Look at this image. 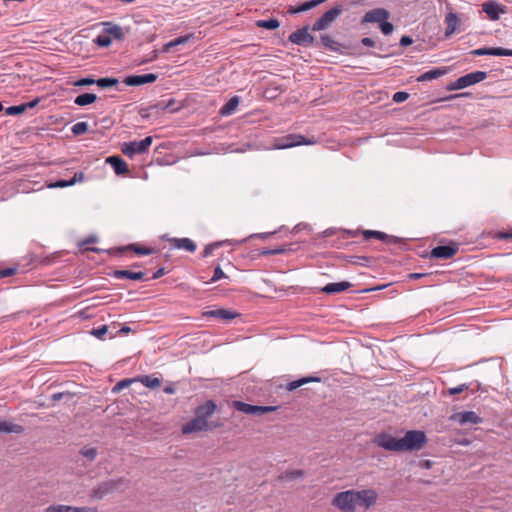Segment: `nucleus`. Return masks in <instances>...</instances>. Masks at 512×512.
Wrapping results in <instances>:
<instances>
[{
  "mask_svg": "<svg viewBox=\"0 0 512 512\" xmlns=\"http://www.w3.org/2000/svg\"><path fill=\"white\" fill-rule=\"evenodd\" d=\"M377 500L378 493L375 489H350L336 493L331 505L340 512H357L358 507L367 511L377 503Z\"/></svg>",
  "mask_w": 512,
  "mask_h": 512,
  "instance_id": "f257e3e1",
  "label": "nucleus"
},
{
  "mask_svg": "<svg viewBox=\"0 0 512 512\" xmlns=\"http://www.w3.org/2000/svg\"><path fill=\"white\" fill-rule=\"evenodd\" d=\"M128 481L125 478L111 479L100 483L90 492L92 499L101 500L106 495L114 492H124L127 488Z\"/></svg>",
  "mask_w": 512,
  "mask_h": 512,
  "instance_id": "f03ea898",
  "label": "nucleus"
},
{
  "mask_svg": "<svg viewBox=\"0 0 512 512\" xmlns=\"http://www.w3.org/2000/svg\"><path fill=\"white\" fill-rule=\"evenodd\" d=\"M427 443L426 434L420 430H410L401 438V452L418 451Z\"/></svg>",
  "mask_w": 512,
  "mask_h": 512,
  "instance_id": "7ed1b4c3",
  "label": "nucleus"
},
{
  "mask_svg": "<svg viewBox=\"0 0 512 512\" xmlns=\"http://www.w3.org/2000/svg\"><path fill=\"white\" fill-rule=\"evenodd\" d=\"M487 77V73L484 71H476L464 76L459 77L456 81L450 83L447 86V90L454 91L464 89L468 86L474 85L485 80Z\"/></svg>",
  "mask_w": 512,
  "mask_h": 512,
  "instance_id": "20e7f679",
  "label": "nucleus"
},
{
  "mask_svg": "<svg viewBox=\"0 0 512 512\" xmlns=\"http://www.w3.org/2000/svg\"><path fill=\"white\" fill-rule=\"evenodd\" d=\"M152 141V137L147 136L141 141L126 142L123 143L121 151L125 156L132 158L135 154L145 153L152 144Z\"/></svg>",
  "mask_w": 512,
  "mask_h": 512,
  "instance_id": "39448f33",
  "label": "nucleus"
},
{
  "mask_svg": "<svg viewBox=\"0 0 512 512\" xmlns=\"http://www.w3.org/2000/svg\"><path fill=\"white\" fill-rule=\"evenodd\" d=\"M314 142L307 140L304 136L299 134H290L284 137L277 138L274 146L277 149H287L298 145H311Z\"/></svg>",
  "mask_w": 512,
  "mask_h": 512,
  "instance_id": "423d86ee",
  "label": "nucleus"
},
{
  "mask_svg": "<svg viewBox=\"0 0 512 512\" xmlns=\"http://www.w3.org/2000/svg\"><path fill=\"white\" fill-rule=\"evenodd\" d=\"M218 424L210 423L209 421L201 420L196 415L193 419L188 421L182 426L183 434L196 433L201 431H211L217 428Z\"/></svg>",
  "mask_w": 512,
  "mask_h": 512,
  "instance_id": "0eeeda50",
  "label": "nucleus"
},
{
  "mask_svg": "<svg viewBox=\"0 0 512 512\" xmlns=\"http://www.w3.org/2000/svg\"><path fill=\"white\" fill-rule=\"evenodd\" d=\"M342 13V8L340 6H336L327 12H325L313 25V31H321L325 30L331 26V24L336 20V18Z\"/></svg>",
  "mask_w": 512,
  "mask_h": 512,
  "instance_id": "6e6552de",
  "label": "nucleus"
},
{
  "mask_svg": "<svg viewBox=\"0 0 512 512\" xmlns=\"http://www.w3.org/2000/svg\"><path fill=\"white\" fill-rule=\"evenodd\" d=\"M375 444L385 450L401 452V438H396L387 433H381L375 437Z\"/></svg>",
  "mask_w": 512,
  "mask_h": 512,
  "instance_id": "1a4fd4ad",
  "label": "nucleus"
},
{
  "mask_svg": "<svg viewBox=\"0 0 512 512\" xmlns=\"http://www.w3.org/2000/svg\"><path fill=\"white\" fill-rule=\"evenodd\" d=\"M232 405L236 410L248 415H263L276 410L274 406L251 405L242 401H233Z\"/></svg>",
  "mask_w": 512,
  "mask_h": 512,
  "instance_id": "9d476101",
  "label": "nucleus"
},
{
  "mask_svg": "<svg viewBox=\"0 0 512 512\" xmlns=\"http://www.w3.org/2000/svg\"><path fill=\"white\" fill-rule=\"evenodd\" d=\"M205 318H216L224 322L232 321L240 316L239 313L228 309L207 310L202 313Z\"/></svg>",
  "mask_w": 512,
  "mask_h": 512,
  "instance_id": "9b49d317",
  "label": "nucleus"
},
{
  "mask_svg": "<svg viewBox=\"0 0 512 512\" xmlns=\"http://www.w3.org/2000/svg\"><path fill=\"white\" fill-rule=\"evenodd\" d=\"M389 12L384 8H376L368 11L363 19L362 23H379V25L389 18Z\"/></svg>",
  "mask_w": 512,
  "mask_h": 512,
  "instance_id": "f8f14e48",
  "label": "nucleus"
},
{
  "mask_svg": "<svg viewBox=\"0 0 512 512\" xmlns=\"http://www.w3.org/2000/svg\"><path fill=\"white\" fill-rule=\"evenodd\" d=\"M453 421H458L461 425L464 424H480L482 423V418L478 416V414L474 411H465L455 413L450 417Z\"/></svg>",
  "mask_w": 512,
  "mask_h": 512,
  "instance_id": "ddd939ff",
  "label": "nucleus"
},
{
  "mask_svg": "<svg viewBox=\"0 0 512 512\" xmlns=\"http://www.w3.org/2000/svg\"><path fill=\"white\" fill-rule=\"evenodd\" d=\"M289 40L297 45H312L314 37L308 33L306 28L298 29L289 36Z\"/></svg>",
  "mask_w": 512,
  "mask_h": 512,
  "instance_id": "4468645a",
  "label": "nucleus"
},
{
  "mask_svg": "<svg viewBox=\"0 0 512 512\" xmlns=\"http://www.w3.org/2000/svg\"><path fill=\"white\" fill-rule=\"evenodd\" d=\"M217 405L213 400H208L195 409V415L201 420L208 421V419L216 412Z\"/></svg>",
  "mask_w": 512,
  "mask_h": 512,
  "instance_id": "2eb2a0df",
  "label": "nucleus"
},
{
  "mask_svg": "<svg viewBox=\"0 0 512 512\" xmlns=\"http://www.w3.org/2000/svg\"><path fill=\"white\" fill-rule=\"evenodd\" d=\"M457 251L458 247L456 245L437 246L432 249L431 257L440 259H450L457 253Z\"/></svg>",
  "mask_w": 512,
  "mask_h": 512,
  "instance_id": "dca6fc26",
  "label": "nucleus"
},
{
  "mask_svg": "<svg viewBox=\"0 0 512 512\" xmlns=\"http://www.w3.org/2000/svg\"><path fill=\"white\" fill-rule=\"evenodd\" d=\"M158 76L153 73L143 75H132L125 78L124 82L129 86H138L147 83H153L157 80Z\"/></svg>",
  "mask_w": 512,
  "mask_h": 512,
  "instance_id": "f3484780",
  "label": "nucleus"
},
{
  "mask_svg": "<svg viewBox=\"0 0 512 512\" xmlns=\"http://www.w3.org/2000/svg\"><path fill=\"white\" fill-rule=\"evenodd\" d=\"M475 56L492 55V56H512V49H506L502 47L496 48H478L471 52Z\"/></svg>",
  "mask_w": 512,
  "mask_h": 512,
  "instance_id": "a211bd4d",
  "label": "nucleus"
},
{
  "mask_svg": "<svg viewBox=\"0 0 512 512\" xmlns=\"http://www.w3.org/2000/svg\"><path fill=\"white\" fill-rule=\"evenodd\" d=\"M169 242L173 248L182 249L190 253L196 251V244L190 238H171Z\"/></svg>",
  "mask_w": 512,
  "mask_h": 512,
  "instance_id": "6ab92c4d",
  "label": "nucleus"
},
{
  "mask_svg": "<svg viewBox=\"0 0 512 512\" xmlns=\"http://www.w3.org/2000/svg\"><path fill=\"white\" fill-rule=\"evenodd\" d=\"M482 10L491 20H498L500 13H505V8L493 1L483 3Z\"/></svg>",
  "mask_w": 512,
  "mask_h": 512,
  "instance_id": "aec40b11",
  "label": "nucleus"
},
{
  "mask_svg": "<svg viewBox=\"0 0 512 512\" xmlns=\"http://www.w3.org/2000/svg\"><path fill=\"white\" fill-rule=\"evenodd\" d=\"M106 163L110 164L117 175H124L129 172L127 163L119 156H110L106 159Z\"/></svg>",
  "mask_w": 512,
  "mask_h": 512,
  "instance_id": "412c9836",
  "label": "nucleus"
},
{
  "mask_svg": "<svg viewBox=\"0 0 512 512\" xmlns=\"http://www.w3.org/2000/svg\"><path fill=\"white\" fill-rule=\"evenodd\" d=\"M350 287H352V284L350 282L342 281V282H338V283H328L321 290L323 293H326V294H334V293H340V292L346 291Z\"/></svg>",
  "mask_w": 512,
  "mask_h": 512,
  "instance_id": "4be33fe9",
  "label": "nucleus"
},
{
  "mask_svg": "<svg viewBox=\"0 0 512 512\" xmlns=\"http://www.w3.org/2000/svg\"><path fill=\"white\" fill-rule=\"evenodd\" d=\"M84 180V173L83 172H76L73 176V178L69 181L67 180H58L54 183L48 184L49 188H65L72 186L76 183H80Z\"/></svg>",
  "mask_w": 512,
  "mask_h": 512,
  "instance_id": "5701e85b",
  "label": "nucleus"
},
{
  "mask_svg": "<svg viewBox=\"0 0 512 512\" xmlns=\"http://www.w3.org/2000/svg\"><path fill=\"white\" fill-rule=\"evenodd\" d=\"M444 23L446 25L445 37L449 38L456 31L459 19L455 13L450 12L445 16Z\"/></svg>",
  "mask_w": 512,
  "mask_h": 512,
  "instance_id": "b1692460",
  "label": "nucleus"
},
{
  "mask_svg": "<svg viewBox=\"0 0 512 512\" xmlns=\"http://www.w3.org/2000/svg\"><path fill=\"white\" fill-rule=\"evenodd\" d=\"M447 72H448V69L445 67L432 69L430 71H427V72L421 74L417 78V81L418 82L431 81V80H434V79L444 76L445 74H447Z\"/></svg>",
  "mask_w": 512,
  "mask_h": 512,
  "instance_id": "393cba45",
  "label": "nucleus"
},
{
  "mask_svg": "<svg viewBox=\"0 0 512 512\" xmlns=\"http://www.w3.org/2000/svg\"><path fill=\"white\" fill-rule=\"evenodd\" d=\"M113 276L117 279H130V280H134V281H139V280H142L145 276V273L144 272H133V271H129V270H115L113 272Z\"/></svg>",
  "mask_w": 512,
  "mask_h": 512,
  "instance_id": "a878e982",
  "label": "nucleus"
},
{
  "mask_svg": "<svg viewBox=\"0 0 512 512\" xmlns=\"http://www.w3.org/2000/svg\"><path fill=\"white\" fill-rule=\"evenodd\" d=\"M240 103V97L234 96L232 97L224 106L221 107L219 114L221 116H230L232 115Z\"/></svg>",
  "mask_w": 512,
  "mask_h": 512,
  "instance_id": "bb28decb",
  "label": "nucleus"
},
{
  "mask_svg": "<svg viewBox=\"0 0 512 512\" xmlns=\"http://www.w3.org/2000/svg\"><path fill=\"white\" fill-rule=\"evenodd\" d=\"M24 431L23 426L13 424L5 420H0V433H16L20 434Z\"/></svg>",
  "mask_w": 512,
  "mask_h": 512,
  "instance_id": "cd10ccee",
  "label": "nucleus"
},
{
  "mask_svg": "<svg viewBox=\"0 0 512 512\" xmlns=\"http://www.w3.org/2000/svg\"><path fill=\"white\" fill-rule=\"evenodd\" d=\"M193 38H194V34H187V35L175 38V39L169 41L168 43L164 44L163 51L169 52L171 48L176 47L178 45L185 44Z\"/></svg>",
  "mask_w": 512,
  "mask_h": 512,
  "instance_id": "c85d7f7f",
  "label": "nucleus"
},
{
  "mask_svg": "<svg viewBox=\"0 0 512 512\" xmlns=\"http://www.w3.org/2000/svg\"><path fill=\"white\" fill-rule=\"evenodd\" d=\"M320 381H321V379L319 377H313V376L303 377L301 379L290 382L287 386V389L289 391H293L307 383L320 382Z\"/></svg>",
  "mask_w": 512,
  "mask_h": 512,
  "instance_id": "c756f323",
  "label": "nucleus"
},
{
  "mask_svg": "<svg viewBox=\"0 0 512 512\" xmlns=\"http://www.w3.org/2000/svg\"><path fill=\"white\" fill-rule=\"evenodd\" d=\"M325 0H311V1H307L305 3H303L302 5L298 6V7H291L288 12L291 13V14H296V13H299V12H304V11H308L314 7H316L317 5H319L320 3L324 2Z\"/></svg>",
  "mask_w": 512,
  "mask_h": 512,
  "instance_id": "7c9ffc66",
  "label": "nucleus"
},
{
  "mask_svg": "<svg viewBox=\"0 0 512 512\" xmlns=\"http://www.w3.org/2000/svg\"><path fill=\"white\" fill-rule=\"evenodd\" d=\"M96 100H97L96 94L84 93V94L78 95L75 98L74 103L78 106H86V105L94 103Z\"/></svg>",
  "mask_w": 512,
  "mask_h": 512,
  "instance_id": "2f4dec72",
  "label": "nucleus"
},
{
  "mask_svg": "<svg viewBox=\"0 0 512 512\" xmlns=\"http://www.w3.org/2000/svg\"><path fill=\"white\" fill-rule=\"evenodd\" d=\"M137 381L141 382L143 385H145L148 388H158L161 386V380L152 375L142 376V377L138 378Z\"/></svg>",
  "mask_w": 512,
  "mask_h": 512,
  "instance_id": "473e14b6",
  "label": "nucleus"
},
{
  "mask_svg": "<svg viewBox=\"0 0 512 512\" xmlns=\"http://www.w3.org/2000/svg\"><path fill=\"white\" fill-rule=\"evenodd\" d=\"M362 234L366 240L376 238L381 241H386L388 239V235L380 231L365 230Z\"/></svg>",
  "mask_w": 512,
  "mask_h": 512,
  "instance_id": "72a5a7b5",
  "label": "nucleus"
},
{
  "mask_svg": "<svg viewBox=\"0 0 512 512\" xmlns=\"http://www.w3.org/2000/svg\"><path fill=\"white\" fill-rule=\"evenodd\" d=\"M256 25L260 28L273 30V29L278 28L280 26V23L277 19H268V20H258Z\"/></svg>",
  "mask_w": 512,
  "mask_h": 512,
  "instance_id": "f704fd0d",
  "label": "nucleus"
},
{
  "mask_svg": "<svg viewBox=\"0 0 512 512\" xmlns=\"http://www.w3.org/2000/svg\"><path fill=\"white\" fill-rule=\"evenodd\" d=\"M321 43L323 46L332 51H337L339 47V44L329 35H322Z\"/></svg>",
  "mask_w": 512,
  "mask_h": 512,
  "instance_id": "c9c22d12",
  "label": "nucleus"
},
{
  "mask_svg": "<svg viewBox=\"0 0 512 512\" xmlns=\"http://www.w3.org/2000/svg\"><path fill=\"white\" fill-rule=\"evenodd\" d=\"M107 33L109 36L114 39H122L124 37V32L121 26L119 25H111L110 28L107 29Z\"/></svg>",
  "mask_w": 512,
  "mask_h": 512,
  "instance_id": "e433bc0d",
  "label": "nucleus"
},
{
  "mask_svg": "<svg viewBox=\"0 0 512 512\" xmlns=\"http://www.w3.org/2000/svg\"><path fill=\"white\" fill-rule=\"evenodd\" d=\"M80 454L89 461H93L97 456V450L96 448L85 446L80 450Z\"/></svg>",
  "mask_w": 512,
  "mask_h": 512,
  "instance_id": "4c0bfd02",
  "label": "nucleus"
},
{
  "mask_svg": "<svg viewBox=\"0 0 512 512\" xmlns=\"http://www.w3.org/2000/svg\"><path fill=\"white\" fill-rule=\"evenodd\" d=\"M101 88L113 87L118 84V80L116 78H100L96 80V83Z\"/></svg>",
  "mask_w": 512,
  "mask_h": 512,
  "instance_id": "58836bf2",
  "label": "nucleus"
},
{
  "mask_svg": "<svg viewBox=\"0 0 512 512\" xmlns=\"http://www.w3.org/2000/svg\"><path fill=\"white\" fill-rule=\"evenodd\" d=\"M74 135H81L87 132L88 124L86 122H77L71 128Z\"/></svg>",
  "mask_w": 512,
  "mask_h": 512,
  "instance_id": "ea45409f",
  "label": "nucleus"
},
{
  "mask_svg": "<svg viewBox=\"0 0 512 512\" xmlns=\"http://www.w3.org/2000/svg\"><path fill=\"white\" fill-rule=\"evenodd\" d=\"M111 42L112 39L108 34L99 35L96 39V43L101 47H108Z\"/></svg>",
  "mask_w": 512,
  "mask_h": 512,
  "instance_id": "a19ab883",
  "label": "nucleus"
},
{
  "mask_svg": "<svg viewBox=\"0 0 512 512\" xmlns=\"http://www.w3.org/2000/svg\"><path fill=\"white\" fill-rule=\"evenodd\" d=\"M304 475V472L302 470H294V471H290V472H285L284 474L281 475V479H296V478H300V477H303Z\"/></svg>",
  "mask_w": 512,
  "mask_h": 512,
  "instance_id": "79ce46f5",
  "label": "nucleus"
},
{
  "mask_svg": "<svg viewBox=\"0 0 512 512\" xmlns=\"http://www.w3.org/2000/svg\"><path fill=\"white\" fill-rule=\"evenodd\" d=\"M288 249L286 248V246H279L278 248H275V249H265L261 252L262 255H278V254H283L287 251Z\"/></svg>",
  "mask_w": 512,
  "mask_h": 512,
  "instance_id": "37998d69",
  "label": "nucleus"
},
{
  "mask_svg": "<svg viewBox=\"0 0 512 512\" xmlns=\"http://www.w3.org/2000/svg\"><path fill=\"white\" fill-rule=\"evenodd\" d=\"M107 331H108L107 325H102L98 328L92 329L91 334L99 339H103V337L107 333Z\"/></svg>",
  "mask_w": 512,
  "mask_h": 512,
  "instance_id": "c03bdc74",
  "label": "nucleus"
},
{
  "mask_svg": "<svg viewBox=\"0 0 512 512\" xmlns=\"http://www.w3.org/2000/svg\"><path fill=\"white\" fill-rule=\"evenodd\" d=\"M23 112H25V107H23V104L16 105V106H10L6 109L7 115H19Z\"/></svg>",
  "mask_w": 512,
  "mask_h": 512,
  "instance_id": "a18cd8bd",
  "label": "nucleus"
},
{
  "mask_svg": "<svg viewBox=\"0 0 512 512\" xmlns=\"http://www.w3.org/2000/svg\"><path fill=\"white\" fill-rule=\"evenodd\" d=\"M380 29H381V32L385 35H390L392 32H393V25L392 23L388 22L387 20H384L380 25H379Z\"/></svg>",
  "mask_w": 512,
  "mask_h": 512,
  "instance_id": "49530a36",
  "label": "nucleus"
},
{
  "mask_svg": "<svg viewBox=\"0 0 512 512\" xmlns=\"http://www.w3.org/2000/svg\"><path fill=\"white\" fill-rule=\"evenodd\" d=\"M130 248L138 255H149L153 253V249L151 248L139 247L137 245H131Z\"/></svg>",
  "mask_w": 512,
  "mask_h": 512,
  "instance_id": "de8ad7c7",
  "label": "nucleus"
},
{
  "mask_svg": "<svg viewBox=\"0 0 512 512\" xmlns=\"http://www.w3.org/2000/svg\"><path fill=\"white\" fill-rule=\"evenodd\" d=\"M408 97H409V94L407 92L399 91V92L394 93L392 99L396 103H402V102L406 101L408 99Z\"/></svg>",
  "mask_w": 512,
  "mask_h": 512,
  "instance_id": "09e8293b",
  "label": "nucleus"
},
{
  "mask_svg": "<svg viewBox=\"0 0 512 512\" xmlns=\"http://www.w3.org/2000/svg\"><path fill=\"white\" fill-rule=\"evenodd\" d=\"M222 278H227L226 274L223 272L220 266H217L214 270V274L210 280V282H216Z\"/></svg>",
  "mask_w": 512,
  "mask_h": 512,
  "instance_id": "8fccbe9b",
  "label": "nucleus"
},
{
  "mask_svg": "<svg viewBox=\"0 0 512 512\" xmlns=\"http://www.w3.org/2000/svg\"><path fill=\"white\" fill-rule=\"evenodd\" d=\"M468 388H469V387H468V385H466V384H461V385H459V386H457V387L449 388V389H448V394H449V395L460 394V393H462V392H464V391L468 390Z\"/></svg>",
  "mask_w": 512,
  "mask_h": 512,
  "instance_id": "3c124183",
  "label": "nucleus"
},
{
  "mask_svg": "<svg viewBox=\"0 0 512 512\" xmlns=\"http://www.w3.org/2000/svg\"><path fill=\"white\" fill-rule=\"evenodd\" d=\"M134 380H131V379H124V380H121L119 381L115 386H114V391H120L126 387H128Z\"/></svg>",
  "mask_w": 512,
  "mask_h": 512,
  "instance_id": "603ef678",
  "label": "nucleus"
},
{
  "mask_svg": "<svg viewBox=\"0 0 512 512\" xmlns=\"http://www.w3.org/2000/svg\"><path fill=\"white\" fill-rule=\"evenodd\" d=\"M96 83V80L94 79H91V78H82V79H79L78 81H76L74 83L75 86H87V85H92V84H95Z\"/></svg>",
  "mask_w": 512,
  "mask_h": 512,
  "instance_id": "864d4df0",
  "label": "nucleus"
},
{
  "mask_svg": "<svg viewBox=\"0 0 512 512\" xmlns=\"http://www.w3.org/2000/svg\"><path fill=\"white\" fill-rule=\"evenodd\" d=\"M216 247H218V244H217V243L208 244V245L204 248V250H203V252H202V256H203V257H208V256H210V255L212 254L213 250H214Z\"/></svg>",
  "mask_w": 512,
  "mask_h": 512,
  "instance_id": "5fc2aeb1",
  "label": "nucleus"
},
{
  "mask_svg": "<svg viewBox=\"0 0 512 512\" xmlns=\"http://www.w3.org/2000/svg\"><path fill=\"white\" fill-rule=\"evenodd\" d=\"M16 273V268H5L0 270V278L12 276Z\"/></svg>",
  "mask_w": 512,
  "mask_h": 512,
  "instance_id": "6e6d98bb",
  "label": "nucleus"
},
{
  "mask_svg": "<svg viewBox=\"0 0 512 512\" xmlns=\"http://www.w3.org/2000/svg\"><path fill=\"white\" fill-rule=\"evenodd\" d=\"M499 239H512V228L507 231H501L498 233Z\"/></svg>",
  "mask_w": 512,
  "mask_h": 512,
  "instance_id": "4d7b16f0",
  "label": "nucleus"
},
{
  "mask_svg": "<svg viewBox=\"0 0 512 512\" xmlns=\"http://www.w3.org/2000/svg\"><path fill=\"white\" fill-rule=\"evenodd\" d=\"M413 43V40L411 37L409 36H403L401 39H400V45L401 46H409Z\"/></svg>",
  "mask_w": 512,
  "mask_h": 512,
  "instance_id": "13d9d810",
  "label": "nucleus"
},
{
  "mask_svg": "<svg viewBox=\"0 0 512 512\" xmlns=\"http://www.w3.org/2000/svg\"><path fill=\"white\" fill-rule=\"evenodd\" d=\"M39 102H40V99L36 98L33 101L24 103L23 107H25V111H26L27 109L34 108Z\"/></svg>",
  "mask_w": 512,
  "mask_h": 512,
  "instance_id": "bf43d9fd",
  "label": "nucleus"
},
{
  "mask_svg": "<svg viewBox=\"0 0 512 512\" xmlns=\"http://www.w3.org/2000/svg\"><path fill=\"white\" fill-rule=\"evenodd\" d=\"M361 43L364 46H367V47H374L375 46L374 40H372L371 38H368V37L362 38Z\"/></svg>",
  "mask_w": 512,
  "mask_h": 512,
  "instance_id": "052dcab7",
  "label": "nucleus"
},
{
  "mask_svg": "<svg viewBox=\"0 0 512 512\" xmlns=\"http://www.w3.org/2000/svg\"><path fill=\"white\" fill-rule=\"evenodd\" d=\"M44 512H62L61 505H51L47 507Z\"/></svg>",
  "mask_w": 512,
  "mask_h": 512,
  "instance_id": "680f3d73",
  "label": "nucleus"
},
{
  "mask_svg": "<svg viewBox=\"0 0 512 512\" xmlns=\"http://www.w3.org/2000/svg\"><path fill=\"white\" fill-rule=\"evenodd\" d=\"M77 512H97V508L88 506L77 507Z\"/></svg>",
  "mask_w": 512,
  "mask_h": 512,
  "instance_id": "e2e57ef3",
  "label": "nucleus"
},
{
  "mask_svg": "<svg viewBox=\"0 0 512 512\" xmlns=\"http://www.w3.org/2000/svg\"><path fill=\"white\" fill-rule=\"evenodd\" d=\"M364 261H367L366 257L354 256V257H351L350 263H353V264H363Z\"/></svg>",
  "mask_w": 512,
  "mask_h": 512,
  "instance_id": "0e129e2a",
  "label": "nucleus"
},
{
  "mask_svg": "<svg viewBox=\"0 0 512 512\" xmlns=\"http://www.w3.org/2000/svg\"><path fill=\"white\" fill-rule=\"evenodd\" d=\"M60 505H61L62 512H77V507L64 505V504H60Z\"/></svg>",
  "mask_w": 512,
  "mask_h": 512,
  "instance_id": "69168bd1",
  "label": "nucleus"
},
{
  "mask_svg": "<svg viewBox=\"0 0 512 512\" xmlns=\"http://www.w3.org/2000/svg\"><path fill=\"white\" fill-rule=\"evenodd\" d=\"M468 95H469V93H467V92L459 93V94H453V95H449V96L443 98L442 100L447 101V100H452V99H455V98H458V97H464V96H468Z\"/></svg>",
  "mask_w": 512,
  "mask_h": 512,
  "instance_id": "338daca9",
  "label": "nucleus"
},
{
  "mask_svg": "<svg viewBox=\"0 0 512 512\" xmlns=\"http://www.w3.org/2000/svg\"><path fill=\"white\" fill-rule=\"evenodd\" d=\"M163 275H165V269L164 268H160L158 269L154 275H153V279H158L160 277H162Z\"/></svg>",
  "mask_w": 512,
  "mask_h": 512,
  "instance_id": "774afa93",
  "label": "nucleus"
}]
</instances>
